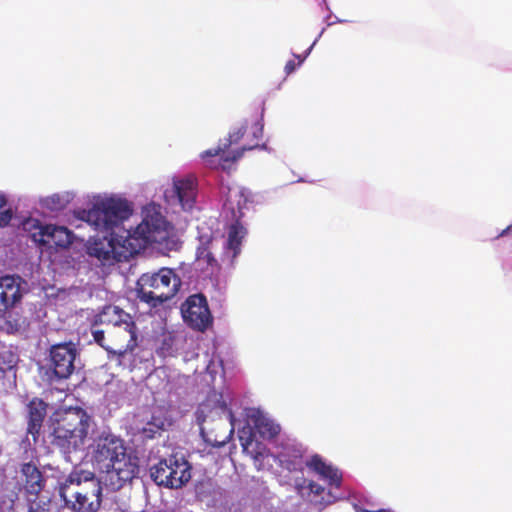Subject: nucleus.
Instances as JSON below:
<instances>
[{"instance_id": "obj_33", "label": "nucleus", "mask_w": 512, "mask_h": 512, "mask_svg": "<svg viewBox=\"0 0 512 512\" xmlns=\"http://www.w3.org/2000/svg\"><path fill=\"white\" fill-rule=\"evenodd\" d=\"M308 488L312 493L316 495H321L324 491V488L320 484L315 483L313 481H310V483L308 484Z\"/></svg>"}, {"instance_id": "obj_26", "label": "nucleus", "mask_w": 512, "mask_h": 512, "mask_svg": "<svg viewBox=\"0 0 512 512\" xmlns=\"http://www.w3.org/2000/svg\"><path fill=\"white\" fill-rule=\"evenodd\" d=\"M15 356L9 351L0 353V371L6 372L11 370L15 366Z\"/></svg>"}, {"instance_id": "obj_18", "label": "nucleus", "mask_w": 512, "mask_h": 512, "mask_svg": "<svg viewBox=\"0 0 512 512\" xmlns=\"http://www.w3.org/2000/svg\"><path fill=\"white\" fill-rule=\"evenodd\" d=\"M163 225L164 220L160 216L155 219L152 217L151 221L146 217L133 231H130V235L136 239L144 238L146 248L148 244L156 240L154 233L161 229Z\"/></svg>"}, {"instance_id": "obj_15", "label": "nucleus", "mask_w": 512, "mask_h": 512, "mask_svg": "<svg viewBox=\"0 0 512 512\" xmlns=\"http://www.w3.org/2000/svg\"><path fill=\"white\" fill-rule=\"evenodd\" d=\"M20 277L4 276L0 278V312L13 307L22 298Z\"/></svg>"}, {"instance_id": "obj_12", "label": "nucleus", "mask_w": 512, "mask_h": 512, "mask_svg": "<svg viewBox=\"0 0 512 512\" xmlns=\"http://www.w3.org/2000/svg\"><path fill=\"white\" fill-rule=\"evenodd\" d=\"M170 197L175 198L185 211H190L196 201L197 182L192 175L174 178Z\"/></svg>"}, {"instance_id": "obj_1", "label": "nucleus", "mask_w": 512, "mask_h": 512, "mask_svg": "<svg viewBox=\"0 0 512 512\" xmlns=\"http://www.w3.org/2000/svg\"><path fill=\"white\" fill-rule=\"evenodd\" d=\"M132 214L128 201L121 198L108 197L97 200L89 210L78 211L77 217L93 226L95 230L109 233L108 236L96 237L89 241L87 252L103 263L116 262V246L113 230Z\"/></svg>"}, {"instance_id": "obj_27", "label": "nucleus", "mask_w": 512, "mask_h": 512, "mask_svg": "<svg viewBox=\"0 0 512 512\" xmlns=\"http://www.w3.org/2000/svg\"><path fill=\"white\" fill-rule=\"evenodd\" d=\"M162 430V424H157L153 421L147 422L142 428L141 433L146 439H153L156 434H159Z\"/></svg>"}, {"instance_id": "obj_10", "label": "nucleus", "mask_w": 512, "mask_h": 512, "mask_svg": "<svg viewBox=\"0 0 512 512\" xmlns=\"http://www.w3.org/2000/svg\"><path fill=\"white\" fill-rule=\"evenodd\" d=\"M200 434L204 441L213 447H223L232 438L234 434L233 415L230 413V422L222 418L202 420Z\"/></svg>"}, {"instance_id": "obj_20", "label": "nucleus", "mask_w": 512, "mask_h": 512, "mask_svg": "<svg viewBox=\"0 0 512 512\" xmlns=\"http://www.w3.org/2000/svg\"><path fill=\"white\" fill-rule=\"evenodd\" d=\"M211 240L209 239L206 243H202L196 252L198 263L206 264V268L210 269V272L213 273L215 270L219 268L218 262L213 256L209 244Z\"/></svg>"}, {"instance_id": "obj_5", "label": "nucleus", "mask_w": 512, "mask_h": 512, "mask_svg": "<svg viewBox=\"0 0 512 512\" xmlns=\"http://www.w3.org/2000/svg\"><path fill=\"white\" fill-rule=\"evenodd\" d=\"M138 298L156 307L172 299L181 287L179 276L171 268H161L157 272L143 273L137 280Z\"/></svg>"}, {"instance_id": "obj_21", "label": "nucleus", "mask_w": 512, "mask_h": 512, "mask_svg": "<svg viewBox=\"0 0 512 512\" xmlns=\"http://www.w3.org/2000/svg\"><path fill=\"white\" fill-rule=\"evenodd\" d=\"M255 428L261 437L266 439H273L280 432L279 425L264 417H260L255 421Z\"/></svg>"}, {"instance_id": "obj_25", "label": "nucleus", "mask_w": 512, "mask_h": 512, "mask_svg": "<svg viewBox=\"0 0 512 512\" xmlns=\"http://www.w3.org/2000/svg\"><path fill=\"white\" fill-rule=\"evenodd\" d=\"M320 476L326 480H328L331 486L339 487L342 481V475L338 469L332 467L331 465H327V469L324 470L320 474Z\"/></svg>"}, {"instance_id": "obj_6", "label": "nucleus", "mask_w": 512, "mask_h": 512, "mask_svg": "<svg viewBox=\"0 0 512 512\" xmlns=\"http://www.w3.org/2000/svg\"><path fill=\"white\" fill-rule=\"evenodd\" d=\"M103 316H109L107 320L112 327L108 331L110 345L114 347L112 354L123 357L128 351H133L137 346V328L130 314L117 306H108L103 311Z\"/></svg>"}, {"instance_id": "obj_19", "label": "nucleus", "mask_w": 512, "mask_h": 512, "mask_svg": "<svg viewBox=\"0 0 512 512\" xmlns=\"http://www.w3.org/2000/svg\"><path fill=\"white\" fill-rule=\"evenodd\" d=\"M246 233V229L239 222L230 226L226 248L232 252V259H235L240 254L242 241Z\"/></svg>"}, {"instance_id": "obj_32", "label": "nucleus", "mask_w": 512, "mask_h": 512, "mask_svg": "<svg viewBox=\"0 0 512 512\" xmlns=\"http://www.w3.org/2000/svg\"><path fill=\"white\" fill-rule=\"evenodd\" d=\"M311 47L308 49L307 53L304 56L301 55H295V57L298 59V62L296 63L294 60H289L285 65V72L287 75L291 74L296 70L298 66H300L303 61L305 60L307 54L309 53Z\"/></svg>"}, {"instance_id": "obj_31", "label": "nucleus", "mask_w": 512, "mask_h": 512, "mask_svg": "<svg viewBox=\"0 0 512 512\" xmlns=\"http://www.w3.org/2000/svg\"><path fill=\"white\" fill-rule=\"evenodd\" d=\"M307 465L319 475L327 469V465L320 456L314 455Z\"/></svg>"}, {"instance_id": "obj_36", "label": "nucleus", "mask_w": 512, "mask_h": 512, "mask_svg": "<svg viewBox=\"0 0 512 512\" xmlns=\"http://www.w3.org/2000/svg\"><path fill=\"white\" fill-rule=\"evenodd\" d=\"M512 230V225H509L507 226L505 229H503L497 236L496 238H500V237H503V236H506L508 235Z\"/></svg>"}, {"instance_id": "obj_8", "label": "nucleus", "mask_w": 512, "mask_h": 512, "mask_svg": "<svg viewBox=\"0 0 512 512\" xmlns=\"http://www.w3.org/2000/svg\"><path fill=\"white\" fill-rule=\"evenodd\" d=\"M184 322L193 330L204 332L213 323V316L206 297L201 294L190 295L181 305Z\"/></svg>"}, {"instance_id": "obj_24", "label": "nucleus", "mask_w": 512, "mask_h": 512, "mask_svg": "<svg viewBox=\"0 0 512 512\" xmlns=\"http://www.w3.org/2000/svg\"><path fill=\"white\" fill-rule=\"evenodd\" d=\"M247 201L248 199L244 189L230 190L227 202L230 204L236 202L239 212L246 206Z\"/></svg>"}, {"instance_id": "obj_13", "label": "nucleus", "mask_w": 512, "mask_h": 512, "mask_svg": "<svg viewBox=\"0 0 512 512\" xmlns=\"http://www.w3.org/2000/svg\"><path fill=\"white\" fill-rule=\"evenodd\" d=\"M34 241L41 245L68 247L72 243V233L62 226L46 225L39 228L38 233L33 234Z\"/></svg>"}, {"instance_id": "obj_23", "label": "nucleus", "mask_w": 512, "mask_h": 512, "mask_svg": "<svg viewBox=\"0 0 512 512\" xmlns=\"http://www.w3.org/2000/svg\"><path fill=\"white\" fill-rule=\"evenodd\" d=\"M247 123H241L238 127H235L229 132L228 137L224 140V148H230L231 145L239 143V141L247 133Z\"/></svg>"}, {"instance_id": "obj_9", "label": "nucleus", "mask_w": 512, "mask_h": 512, "mask_svg": "<svg viewBox=\"0 0 512 512\" xmlns=\"http://www.w3.org/2000/svg\"><path fill=\"white\" fill-rule=\"evenodd\" d=\"M78 355L76 345L72 342L52 345L49 351L50 368L58 379L69 378L75 370Z\"/></svg>"}, {"instance_id": "obj_30", "label": "nucleus", "mask_w": 512, "mask_h": 512, "mask_svg": "<svg viewBox=\"0 0 512 512\" xmlns=\"http://www.w3.org/2000/svg\"><path fill=\"white\" fill-rule=\"evenodd\" d=\"M93 338H94V341L98 345H100L102 348H104L109 354H112V351H114V347H112L110 344L106 343L105 332L103 330H94Z\"/></svg>"}, {"instance_id": "obj_29", "label": "nucleus", "mask_w": 512, "mask_h": 512, "mask_svg": "<svg viewBox=\"0 0 512 512\" xmlns=\"http://www.w3.org/2000/svg\"><path fill=\"white\" fill-rule=\"evenodd\" d=\"M282 466L289 471H301L303 469V459L301 455L295 456L293 460H281Z\"/></svg>"}, {"instance_id": "obj_34", "label": "nucleus", "mask_w": 512, "mask_h": 512, "mask_svg": "<svg viewBox=\"0 0 512 512\" xmlns=\"http://www.w3.org/2000/svg\"><path fill=\"white\" fill-rule=\"evenodd\" d=\"M240 440H241V445H242L243 451L250 453L249 446H251L253 443L252 436L249 435L245 440L242 436H240Z\"/></svg>"}, {"instance_id": "obj_2", "label": "nucleus", "mask_w": 512, "mask_h": 512, "mask_svg": "<svg viewBox=\"0 0 512 512\" xmlns=\"http://www.w3.org/2000/svg\"><path fill=\"white\" fill-rule=\"evenodd\" d=\"M93 466L105 473V482L118 490L130 482L139 471L137 458L127 453L124 441L111 433H101L89 445Z\"/></svg>"}, {"instance_id": "obj_28", "label": "nucleus", "mask_w": 512, "mask_h": 512, "mask_svg": "<svg viewBox=\"0 0 512 512\" xmlns=\"http://www.w3.org/2000/svg\"><path fill=\"white\" fill-rule=\"evenodd\" d=\"M6 205V199L0 195V226H6L12 219V212Z\"/></svg>"}, {"instance_id": "obj_17", "label": "nucleus", "mask_w": 512, "mask_h": 512, "mask_svg": "<svg viewBox=\"0 0 512 512\" xmlns=\"http://www.w3.org/2000/svg\"><path fill=\"white\" fill-rule=\"evenodd\" d=\"M21 473L25 478V489L29 494L38 495L44 487L42 472L33 462L22 464Z\"/></svg>"}, {"instance_id": "obj_4", "label": "nucleus", "mask_w": 512, "mask_h": 512, "mask_svg": "<svg viewBox=\"0 0 512 512\" xmlns=\"http://www.w3.org/2000/svg\"><path fill=\"white\" fill-rule=\"evenodd\" d=\"M59 495L74 512H97L102 501V487L92 472H72L59 486Z\"/></svg>"}, {"instance_id": "obj_11", "label": "nucleus", "mask_w": 512, "mask_h": 512, "mask_svg": "<svg viewBox=\"0 0 512 512\" xmlns=\"http://www.w3.org/2000/svg\"><path fill=\"white\" fill-rule=\"evenodd\" d=\"M248 137H251L249 142L243 145L240 149L232 151L225 155L228 148H224V142L220 143L216 148L208 149L201 154L203 159L207 157H214L221 155V160L226 163H233L240 159L245 151L253 150L260 147L259 141L263 137V125L260 122H255L249 129Z\"/></svg>"}, {"instance_id": "obj_7", "label": "nucleus", "mask_w": 512, "mask_h": 512, "mask_svg": "<svg viewBox=\"0 0 512 512\" xmlns=\"http://www.w3.org/2000/svg\"><path fill=\"white\" fill-rule=\"evenodd\" d=\"M191 470L190 463L183 455L172 454L153 465L150 476L159 486L179 489L190 481Z\"/></svg>"}, {"instance_id": "obj_14", "label": "nucleus", "mask_w": 512, "mask_h": 512, "mask_svg": "<svg viewBox=\"0 0 512 512\" xmlns=\"http://www.w3.org/2000/svg\"><path fill=\"white\" fill-rule=\"evenodd\" d=\"M113 237H117V240H115L116 262L128 261L145 249L144 238H134L130 235V230H123L121 235L113 231Z\"/></svg>"}, {"instance_id": "obj_3", "label": "nucleus", "mask_w": 512, "mask_h": 512, "mask_svg": "<svg viewBox=\"0 0 512 512\" xmlns=\"http://www.w3.org/2000/svg\"><path fill=\"white\" fill-rule=\"evenodd\" d=\"M91 421V416L81 407L57 409L48 421L51 445L66 457L82 450Z\"/></svg>"}, {"instance_id": "obj_35", "label": "nucleus", "mask_w": 512, "mask_h": 512, "mask_svg": "<svg viewBox=\"0 0 512 512\" xmlns=\"http://www.w3.org/2000/svg\"><path fill=\"white\" fill-rule=\"evenodd\" d=\"M257 447H260V444H257ZM266 448L265 447H262V448H259L258 450H256L255 452H251V456L255 459V460H258L260 458H263L265 453H266Z\"/></svg>"}, {"instance_id": "obj_22", "label": "nucleus", "mask_w": 512, "mask_h": 512, "mask_svg": "<svg viewBox=\"0 0 512 512\" xmlns=\"http://www.w3.org/2000/svg\"><path fill=\"white\" fill-rule=\"evenodd\" d=\"M29 512H59V505L56 501L42 496L32 502Z\"/></svg>"}, {"instance_id": "obj_16", "label": "nucleus", "mask_w": 512, "mask_h": 512, "mask_svg": "<svg viewBox=\"0 0 512 512\" xmlns=\"http://www.w3.org/2000/svg\"><path fill=\"white\" fill-rule=\"evenodd\" d=\"M47 406V403L40 398H33L28 404L27 433L32 436L34 443L39 438L47 414Z\"/></svg>"}]
</instances>
